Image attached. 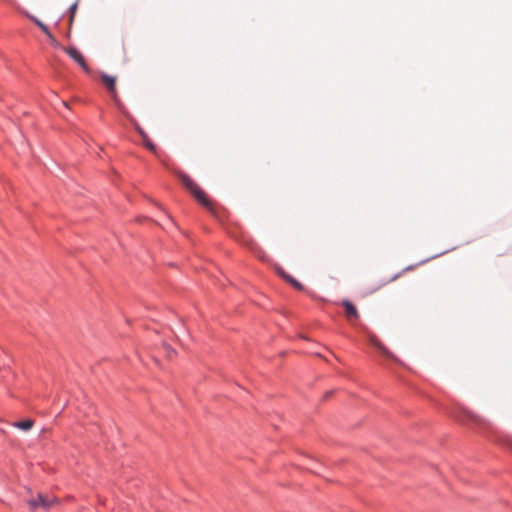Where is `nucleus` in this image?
I'll use <instances>...</instances> for the list:
<instances>
[{"mask_svg": "<svg viewBox=\"0 0 512 512\" xmlns=\"http://www.w3.org/2000/svg\"><path fill=\"white\" fill-rule=\"evenodd\" d=\"M12 425L16 428L23 430V431H28L33 427L34 421L30 418H27L25 420L15 421L12 423Z\"/></svg>", "mask_w": 512, "mask_h": 512, "instance_id": "nucleus-10", "label": "nucleus"}, {"mask_svg": "<svg viewBox=\"0 0 512 512\" xmlns=\"http://www.w3.org/2000/svg\"><path fill=\"white\" fill-rule=\"evenodd\" d=\"M401 274L402 273H398L391 277H383V278L373 281L367 288L369 293H374V292L378 291L380 288L386 286L387 284L397 280L401 276Z\"/></svg>", "mask_w": 512, "mask_h": 512, "instance_id": "nucleus-6", "label": "nucleus"}, {"mask_svg": "<svg viewBox=\"0 0 512 512\" xmlns=\"http://www.w3.org/2000/svg\"><path fill=\"white\" fill-rule=\"evenodd\" d=\"M101 81L105 85L107 90L109 91V93H110V95H111L115 105L118 107V109L130 121H133L132 116L130 115V113L128 112V110L126 109L124 104L122 103L121 99L119 98V95H118V92H117V89H116V77L103 73V74H101Z\"/></svg>", "mask_w": 512, "mask_h": 512, "instance_id": "nucleus-2", "label": "nucleus"}, {"mask_svg": "<svg viewBox=\"0 0 512 512\" xmlns=\"http://www.w3.org/2000/svg\"><path fill=\"white\" fill-rule=\"evenodd\" d=\"M279 275L285 279L288 283H290L295 289L302 291L304 289L303 285L296 279H294L292 276L287 274L284 270L279 269L278 270Z\"/></svg>", "mask_w": 512, "mask_h": 512, "instance_id": "nucleus-8", "label": "nucleus"}, {"mask_svg": "<svg viewBox=\"0 0 512 512\" xmlns=\"http://www.w3.org/2000/svg\"><path fill=\"white\" fill-rule=\"evenodd\" d=\"M64 51L87 73L90 72V68L86 63L84 56L75 47H66Z\"/></svg>", "mask_w": 512, "mask_h": 512, "instance_id": "nucleus-5", "label": "nucleus"}, {"mask_svg": "<svg viewBox=\"0 0 512 512\" xmlns=\"http://www.w3.org/2000/svg\"><path fill=\"white\" fill-rule=\"evenodd\" d=\"M143 140V143L145 145V147L150 150L152 153L156 154L157 153V147L156 145L150 140V138L147 136H145L144 138H142Z\"/></svg>", "mask_w": 512, "mask_h": 512, "instance_id": "nucleus-11", "label": "nucleus"}, {"mask_svg": "<svg viewBox=\"0 0 512 512\" xmlns=\"http://www.w3.org/2000/svg\"><path fill=\"white\" fill-rule=\"evenodd\" d=\"M57 503V498L50 497L43 494H38L36 497H32L27 501V504L31 509L43 508L44 510L51 509Z\"/></svg>", "mask_w": 512, "mask_h": 512, "instance_id": "nucleus-4", "label": "nucleus"}, {"mask_svg": "<svg viewBox=\"0 0 512 512\" xmlns=\"http://www.w3.org/2000/svg\"><path fill=\"white\" fill-rule=\"evenodd\" d=\"M49 39V42L54 46V47H59L60 44L59 42L56 40V38L51 34V32H49V34L46 35Z\"/></svg>", "mask_w": 512, "mask_h": 512, "instance_id": "nucleus-14", "label": "nucleus"}, {"mask_svg": "<svg viewBox=\"0 0 512 512\" xmlns=\"http://www.w3.org/2000/svg\"><path fill=\"white\" fill-rule=\"evenodd\" d=\"M135 128L136 130L138 131V133L141 135L142 138H144L145 136H147V134L145 133V131L138 125V124H135Z\"/></svg>", "mask_w": 512, "mask_h": 512, "instance_id": "nucleus-15", "label": "nucleus"}, {"mask_svg": "<svg viewBox=\"0 0 512 512\" xmlns=\"http://www.w3.org/2000/svg\"><path fill=\"white\" fill-rule=\"evenodd\" d=\"M370 342L379 349L383 355L391 359L394 358V355L375 336L370 337Z\"/></svg>", "mask_w": 512, "mask_h": 512, "instance_id": "nucleus-9", "label": "nucleus"}, {"mask_svg": "<svg viewBox=\"0 0 512 512\" xmlns=\"http://www.w3.org/2000/svg\"><path fill=\"white\" fill-rule=\"evenodd\" d=\"M77 7H78V3H74L71 7H70V17H69V22L70 24H72L73 20H74V17H75V14H76V11H77Z\"/></svg>", "mask_w": 512, "mask_h": 512, "instance_id": "nucleus-13", "label": "nucleus"}, {"mask_svg": "<svg viewBox=\"0 0 512 512\" xmlns=\"http://www.w3.org/2000/svg\"><path fill=\"white\" fill-rule=\"evenodd\" d=\"M334 394V390H330V391H327L325 394H324V399H328L329 397H331L332 395Z\"/></svg>", "mask_w": 512, "mask_h": 512, "instance_id": "nucleus-16", "label": "nucleus"}, {"mask_svg": "<svg viewBox=\"0 0 512 512\" xmlns=\"http://www.w3.org/2000/svg\"><path fill=\"white\" fill-rule=\"evenodd\" d=\"M179 178L182 184L189 190L195 199L208 209H212V203L205 192L186 174L180 173Z\"/></svg>", "mask_w": 512, "mask_h": 512, "instance_id": "nucleus-1", "label": "nucleus"}, {"mask_svg": "<svg viewBox=\"0 0 512 512\" xmlns=\"http://www.w3.org/2000/svg\"><path fill=\"white\" fill-rule=\"evenodd\" d=\"M342 304L345 308L346 318L349 321L357 320L359 317V314H358L357 308L354 306V304L348 300H344Z\"/></svg>", "mask_w": 512, "mask_h": 512, "instance_id": "nucleus-7", "label": "nucleus"}, {"mask_svg": "<svg viewBox=\"0 0 512 512\" xmlns=\"http://www.w3.org/2000/svg\"><path fill=\"white\" fill-rule=\"evenodd\" d=\"M30 19L34 21V23L47 35L49 34V29L48 27L42 22L40 21L39 19H37L36 17H33V16H30Z\"/></svg>", "mask_w": 512, "mask_h": 512, "instance_id": "nucleus-12", "label": "nucleus"}, {"mask_svg": "<svg viewBox=\"0 0 512 512\" xmlns=\"http://www.w3.org/2000/svg\"><path fill=\"white\" fill-rule=\"evenodd\" d=\"M57 503V498L50 497L43 494H38L36 497H32L27 501V504L31 509L43 508L44 510L51 509Z\"/></svg>", "mask_w": 512, "mask_h": 512, "instance_id": "nucleus-3", "label": "nucleus"}]
</instances>
